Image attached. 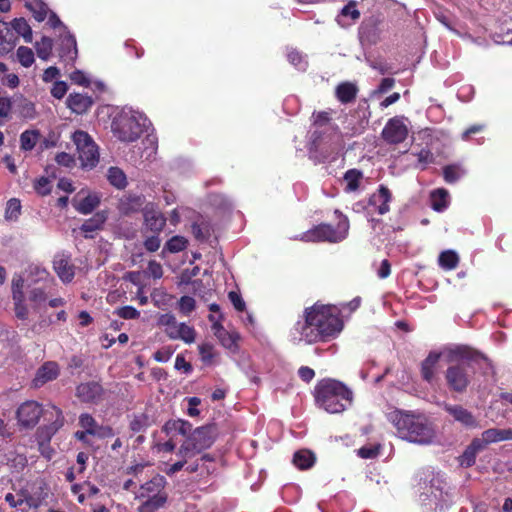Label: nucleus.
Instances as JSON below:
<instances>
[{"instance_id": "obj_46", "label": "nucleus", "mask_w": 512, "mask_h": 512, "mask_svg": "<svg viewBox=\"0 0 512 512\" xmlns=\"http://www.w3.org/2000/svg\"><path fill=\"white\" fill-rule=\"evenodd\" d=\"M16 56L19 63L26 68L30 67L35 61L33 50L27 46H20L17 49Z\"/></svg>"}, {"instance_id": "obj_41", "label": "nucleus", "mask_w": 512, "mask_h": 512, "mask_svg": "<svg viewBox=\"0 0 512 512\" xmlns=\"http://www.w3.org/2000/svg\"><path fill=\"white\" fill-rule=\"evenodd\" d=\"M107 177L109 183L117 189H124L127 185L126 175L118 167H110Z\"/></svg>"}, {"instance_id": "obj_7", "label": "nucleus", "mask_w": 512, "mask_h": 512, "mask_svg": "<svg viewBox=\"0 0 512 512\" xmlns=\"http://www.w3.org/2000/svg\"><path fill=\"white\" fill-rule=\"evenodd\" d=\"M140 116L132 113H121L112 122L114 135L122 142H134L143 133V125Z\"/></svg>"}, {"instance_id": "obj_5", "label": "nucleus", "mask_w": 512, "mask_h": 512, "mask_svg": "<svg viewBox=\"0 0 512 512\" xmlns=\"http://www.w3.org/2000/svg\"><path fill=\"white\" fill-rule=\"evenodd\" d=\"M334 214L338 220L336 227L327 223H321L304 232L301 240L305 242H330L338 243L343 241L349 232V220L340 210L336 209Z\"/></svg>"}, {"instance_id": "obj_32", "label": "nucleus", "mask_w": 512, "mask_h": 512, "mask_svg": "<svg viewBox=\"0 0 512 512\" xmlns=\"http://www.w3.org/2000/svg\"><path fill=\"white\" fill-rule=\"evenodd\" d=\"M487 444L496 443L505 440H512V429L490 428L482 432Z\"/></svg>"}, {"instance_id": "obj_49", "label": "nucleus", "mask_w": 512, "mask_h": 512, "mask_svg": "<svg viewBox=\"0 0 512 512\" xmlns=\"http://www.w3.org/2000/svg\"><path fill=\"white\" fill-rule=\"evenodd\" d=\"M21 213V203L17 198H11L6 205L5 217L7 219H17Z\"/></svg>"}, {"instance_id": "obj_34", "label": "nucleus", "mask_w": 512, "mask_h": 512, "mask_svg": "<svg viewBox=\"0 0 512 512\" xmlns=\"http://www.w3.org/2000/svg\"><path fill=\"white\" fill-rule=\"evenodd\" d=\"M11 29L19 37L22 36L26 43L32 42V30L24 18H15L11 22Z\"/></svg>"}, {"instance_id": "obj_28", "label": "nucleus", "mask_w": 512, "mask_h": 512, "mask_svg": "<svg viewBox=\"0 0 512 512\" xmlns=\"http://www.w3.org/2000/svg\"><path fill=\"white\" fill-rule=\"evenodd\" d=\"M162 431L167 436L180 434L186 438V436L192 431V424L183 419H170L165 422L162 427Z\"/></svg>"}, {"instance_id": "obj_50", "label": "nucleus", "mask_w": 512, "mask_h": 512, "mask_svg": "<svg viewBox=\"0 0 512 512\" xmlns=\"http://www.w3.org/2000/svg\"><path fill=\"white\" fill-rule=\"evenodd\" d=\"M33 187H34L35 191L41 196H46V195L50 194V192H51V182L45 176L37 178L34 181Z\"/></svg>"}, {"instance_id": "obj_52", "label": "nucleus", "mask_w": 512, "mask_h": 512, "mask_svg": "<svg viewBox=\"0 0 512 512\" xmlns=\"http://www.w3.org/2000/svg\"><path fill=\"white\" fill-rule=\"evenodd\" d=\"M114 313L126 320L137 319L140 316V312L136 308L128 305L118 308Z\"/></svg>"}, {"instance_id": "obj_19", "label": "nucleus", "mask_w": 512, "mask_h": 512, "mask_svg": "<svg viewBox=\"0 0 512 512\" xmlns=\"http://www.w3.org/2000/svg\"><path fill=\"white\" fill-rule=\"evenodd\" d=\"M53 268L63 282L69 283L75 276V266L71 262V256L68 254H56L53 260Z\"/></svg>"}, {"instance_id": "obj_12", "label": "nucleus", "mask_w": 512, "mask_h": 512, "mask_svg": "<svg viewBox=\"0 0 512 512\" xmlns=\"http://www.w3.org/2000/svg\"><path fill=\"white\" fill-rule=\"evenodd\" d=\"M222 319V315H220L219 318H216L213 314L208 316V320L212 323V331L216 338L219 340L220 344L224 348L232 352H236L239 348L238 342L241 339L240 334L235 330H226L221 324Z\"/></svg>"}, {"instance_id": "obj_39", "label": "nucleus", "mask_w": 512, "mask_h": 512, "mask_svg": "<svg viewBox=\"0 0 512 512\" xmlns=\"http://www.w3.org/2000/svg\"><path fill=\"white\" fill-rule=\"evenodd\" d=\"M363 177V173L358 169H349L344 174V180L346 182L345 191L353 192L356 191L360 186V180Z\"/></svg>"}, {"instance_id": "obj_26", "label": "nucleus", "mask_w": 512, "mask_h": 512, "mask_svg": "<svg viewBox=\"0 0 512 512\" xmlns=\"http://www.w3.org/2000/svg\"><path fill=\"white\" fill-rule=\"evenodd\" d=\"M67 106L76 114L86 113L93 105V99L87 94L72 93L67 98Z\"/></svg>"}, {"instance_id": "obj_61", "label": "nucleus", "mask_w": 512, "mask_h": 512, "mask_svg": "<svg viewBox=\"0 0 512 512\" xmlns=\"http://www.w3.org/2000/svg\"><path fill=\"white\" fill-rule=\"evenodd\" d=\"M68 86L64 81H56L51 89V94L57 99H61L67 93Z\"/></svg>"}, {"instance_id": "obj_2", "label": "nucleus", "mask_w": 512, "mask_h": 512, "mask_svg": "<svg viewBox=\"0 0 512 512\" xmlns=\"http://www.w3.org/2000/svg\"><path fill=\"white\" fill-rule=\"evenodd\" d=\"M488 361L480 352L468 347L457 346L450 351L449 365L444 373L448 390L452 393L464 394L470 386L475 369L473 364Z\"/></svg>"}, {"instance_id": "obj_38", "label": "nucleus", "mask_w": 512, "mask_h": 512, "mask_svg": "<svg viewBox=\"0 0 512 512\" xmlns=\"http://www.w3.org/2000/svg\"><path fill=\"white\" fill-rule=\"evenodd\" d=\"M37 56L44 61H47L53 50V40L48 36H42L40 41L35 43Z\"/></svg>"}, {"instance_id": "obj_15", "label": "nucleus", "mask_w": 512, "mask_h": 512, "mask_svg": "<svg viewBox=\"0 0 512 512\" xmlns=\"http://www.w3.org/2000/svg\"><path fill=\"white\" fill-rule=\"evenodd\" d=\"M144 226L154 234H159L166 225V217L154 203H147L143 210Z\"/></svg>"}, {"instance_id": "obj_60", "label": "nucleus", "mask_w": 512, "mask_h": 512, "mask_svg": "<svg viewBox=\"0 0 512 512\" xmlns=\"http://www.w3.org/2000/svg\"><path fill=\"white\" fill-rule=\"evenodd\" d=\"M228 297L238 312H243L246 309V304L240 294L235 291H230Z\"/></svg>"}, {"instance_id": "obj_55", "label": "nucleus", "mask_w": 512, "mask_h": 512, "mask_svg": "<svg viewBox=\"0 0 512 512\" xmlns=\"http://www.w3.org/2000/svg\"><path fill=\"white\" fill-rule=\"evenodd\" d=\"M380 452V445L363 446L358 449L357 454L363 459H373L378 456Z\"/></svg>"}, {"instance_id": "obj_29", "label": "nucleus", "mask_w": 512, "mask_h": 512, "mask_svg": "<svg viewBox=\"0 0 512 512\" xmlns=\"http://www.w3.org/2000/svg\"><path fill=\"white\" fill-rule=\"evenodd\" d=\"M358 93V87L351 82H342L335 89V96L342 104L352 103Z\"/></svg>"}, {"instance_id": "obj_9", "label": "nucleus", "mask_w": 512, "mask_h": 512, "mask_svg": "<svg viewBox=\"0 0 512 512\" xmlns=\"http://www.w3.org/2000/svg\"><path fill=\"white\" fill-rule=\"evenodd\" d=\"M167 484L168 482L163 475L156 474L150 480L140 485L136 498L166 505L168 501Z\"/></svg>"}, {"instance_id": "obj_14", "label": "nucleus", "mask_w": 512, "mask_h": 512, "mask_svg": "<svg viewBox=\"0 0 512 512\" xmlns=\"http://www.w3.org/2000/svg\"><path fill=\"white\" fill-rule=\"evenodd\" d=\"M56 55L60 62L72 66L77 58L78 50L74 35L69 32L61 35L56 46Z\"/></svg>"}, {"instance_id": "obj_27", "label": "nucleus", "mask_w": 512, "mask_h": 512, "mask_svg": "<svg viewBox=\"0 0 512 512\" xmlns=\"http://www.w3.org/2000/svg\"><path fill=\"white\" fill-rule=\"evenodd\" d=\"M27 462L26 455L16 450H9L0 455V463L16 472L22 471L27 466Z\"/></svg>"}, {"instance_id": "obj_31", "label": "nucleus", "mask_w": 512, "mask_h": 512, "mask_svg": "<svg viewBox=\"0 0 512 512\" xmlns=\"http://www.w3.org/2000/svg\"><path fill=\"white\" fill-rule=\"evenodd\" d=\"M431 207L436 212H443L449 205V193L444 188H438L430 193Z\"/></svg>"}, {"instance_id": "obj_40", "label": "nucleus", "mask_w": 512, "mask_h": 512, "mask_svg": "<svg viewBox=\"0 0 512 512\" xmlns=\"http://www.w3.org/2000/svg\"><path fill=\"white\" fill-rule=\"evenodd\" d=\"M439 265L445 270H453L459 264L458 254L453 250H446L440 253Z\"/></svg>"}, {"instance_id": "obj_53", "label": "nucleus", "mask_w": 512, "mask_h": 512, "mask_svg": "<svg viewBox=\"0 0 512 512\" xmlns=\"http://www.w3.org/2000/svg\"><path fill=\"white\" fill-rule=\"evenodd\" d=\"M29 300L34 304V308H39L46 300L47 295L41 288H34L30 291Z\"/></svg>"}, {"instance_id": "obj_3", "label": "nucleus", "mask_w": 512, "mask_h": 512, "mask_svg": "<svg viewBox=\"0 0 512 512\" xmlns=\"http://www.w3.org/2000/svg\"><path fill=\"white\" fill-rule=\"evenodd\" d=\"M387 418L396 428L398 436L408 442L428 445L436 436L433 423L422 413L396 409Z\"/></svg>"}, {"instance_id": "obj_22", "label": "nucleus", "mask_w": 512, "mask_h": 512, "mask_svg": "<svg viewBox=\"0 0 512 512\" xmlns=\"http://www.w3.org/2000/svg\"><path fill=\"white\" fill-rule=\"evenodd\" d=\"M391 199L392 194L390 190L386 186L380 185L377 192L370 196L369 205L375 207L378 214L384 215L390 210L389 203Z\"/></svg>"}, {"instance_id": "obj_63", "label": "nucleus", "mask_w": 512, "mask_h": 512, "mask_svg": "<svg viewBox=\"0 0 512 512\" xmlns=\"http://www.w3.org/2000/svg\"><path fill=\"white\" fill-rule=\"evenodd\" d=\"M159 234L147 237L144 241V247L148 252H155L160 248L161 240L158 237Z\"/></svg>"}, {"instance_id": "obj_33", "label": "nucleus", "mask_w": 512, "mask_h": 512, "mask_svg": "<svg viewBox=\"0 0 512 512\" xmlns=\"http://www.w3.org/2000/svg\"><path fill=\"white\" fill-rule=\"evenodd\" d=\"M17 496H21L23 497V500L25 502V505L29 508V509H34V510H38L41 505L43 504V501L45 500L46 498V494L43 495L42 493H39V494H32L28 489L26 488H21L18 492H17Z\"/></svg>"}, {"instance_id": "obj_51", "label": "nucleus", "mask_w": 512, "mask_h": 512, "mask_svg": "<svg viewBox=\"0 0 512 512\" xmlns=\"http://www.w3.org/2000/svg\"><path fill=\"white\" fill-rule=\"evenodd\" d=\"M199 354L203 363L209 365L215 357L214 347L209 343H203L199 346Z\"/></svg>"}, {"instance_id": "obj_42", "label": "nucleus", "mask_w": 512, "mask_h": 512, "mask_svg": "<svg viewBox=\"0 0 512 512\" xmlns=\"http://www.w3.org/2000/svg\"><path fill=\"white\" fill-rule=\"evenodd\" d=\"M188 246V240L184 236L176 235L171 237L164 246V251L170 253H179L184 251Z\"/></svg>"}, {"instance_id": "obj_54", "label": "nucleus", "mask_w": 512, "mask_h": 512, "mask_svg": "<svg viewBox=\"0 0 512 512\" xmlns=\"http://www.w3.org/2000/svg\"><path fill=\"white\" fill-rule=\"evenodd\" d=\"M179 309L184 315H189L195 310V300L190 296H182L179 300Z\"/></svg>"}, {"instance_id": "obj_23", "label": "nucleus", "mask_w": 512, "mask_h": 512, "mask_svg": "<svg viewBox=\"0 0 512 512\" xmlns=\"http://www.w3.org/2000/svg\"><path fill=\"white\" fill-rule=\"evenodd\" d=\"M440 358V352L430 351L427 357L421 362L420 374L425 382L431 384L434 381Z\"/></svg>"}, {"instance_id": "obj_56", "label": "nucleus", "mask_w": 512, "mask_h": 512, "mask_svg": "<svg viewBox=\"0 0 512 512\" xmlns=\"http://www.w3.org/2000/svg\"><path fill=\"white\" fill-rule=\"evenodd\" d=\"M356 2L350 1L347 5H345L341 10V15L344 17H350L352 20H357L360 18V12L356 8Z\"/></svg>"}, {"instance_id": "obj_8", "label": "nucleus", "mask_w": 512, "mask_h": 512, "mask_svg": "<svg viewBox=\"0 0 512 512\" xmlns=\"http://www.w3.org/2000/svg\"><path fill=\"white\" fill-rule=\"evenodd\" d=\"M73 140L77 148L78 158L83 168H94L99 162V152L97 145L87 132L76 131Z\"/></svg>"}, {"instance_id": "obj_62", "label": "nucleus", "mask_w": 512, "mask_h": 512, "mask_svg": "<svg viewBox=\"0 0 512 512\" xmlns=\"http://www.w3.org/2000/svg\"><path fill=\"white\" fill-rule=\"evenodd\" d=\"M23 285H24V280L21 277L13 279V281H12L13 299H18V300L24 299V294L22 291Z\"/></svg>"}, {"instance_id": "obj_59", "label": "nucleus", "mask_w": 512, "mask_h": 512, "mask_svg": "<svg viewBox=\"0 0 512 512\" xmlns=\"http://www.w3.org/2000/svg\"><path fill=\"white\" fill-rule=\"evenodd\" d=\"M175 369L189 374L192 372L193 367L182 354H178L175 359Z\"/></svg>"}, {"instance_id": "obj_10", "label": "nucleus", "mask_w": 512, "mask_h": 512, "mask_svg": "<svg viewBox=\"0 0 512 512\" xmlns=\"http://www.w3.org/2000/svg\"><path fill=\"white\" fill-rule=\"evenodd\" d=\"M52 408L55 411L56 420L50 425L39 427L36 432L39 451L41 455L47 459H51L53 453V450L49 445L50 439L64 424L62 410L56 406H53Z\"/></svg>"}, {"instance_id": "obj_25", "label": "nucleus", "mask_w": 512, "mask_h": 512, "mask_svg": "<svg viewBox=\"0 0 512 512\" xmlns=\"http://www.w3.org/2000/svg\"><path fill=\"white\" fill-rule=\"evenodd\" d=\"M18 41V36L8 23L0 21V56L11 52Z\"/></svg>"}, {"instance_id": "obj_43", "label": "nucleus", "mask_w": 512, "mask_h": 512, "mask_svg": "<svg viewBox=\"0 0 512 512\" xmlns=\"http://www.w3.org/2000/svg\"><path fill=\"white\" fill-rule=\"evenodd\" d=\"M151 425L149 416L145 413L134 415L129 423V428L133 433L144 432Z\"/></svg>"}, {"instance_id": "obj_1", "label": "nucleus", "mask_w": 512, "mask_h": 512, "mask_svg": "<svg viewBox=\"0 0 512 512\" xmlns=\"http://www.w3.org/2000/svg\"><path fill=\"white\" fill-rule=\"evenodd\" d=\"M343 328L338 309L333 305L315 303L304 310L303 320L292 328V335L298 341L308 344L334 338Z\"/></svg>"}, {"instance_id": "obj_48", "label": "nucleus", "mask_w": 512, "mask_h": 512, "mask_svg": "<svg viewBox=\"0 0 512 512\" xmlns=\"http://www.w3.org/2000/svg\"><path fill=\"white\" fill-rule=\"evenodd\" d=\"M79 425L84 429L86 430L89 435H93L98 424L95 420V418L89 414V413H82L80 416H79Z\"/></svg>"}, {"instance_id": "obj_57", "label": "nucleus", "mask_w": 512, "mask_h": 512, "mask_svg": "<svg viewBox=\"0 0 512 512\" xmlns=\"http://www.w3.org/2000/svg\"><path fill=\"white\" fill-rule=\"evenodd\" d=\"M141 501V504L137 508V512H157L159 509L165 506L164 504H159L154 501Z\"/></svg>"}, {"instance_id": "obj_47", "label": "nucleus", "mask_w": 512, "mask_h": 512, "mask_svg": "<svg viewBox=\"0 0 512 512\" xmlns=\"http://www.w3.org/2000/svg\"><path fill=\"white\" fill-rule=\"evenodd\" d=\"M332 110L330 111H314L312 114V124L314 127L322 128L330 124L332 117Z\"/></svg>"}, {"instance_id": "obj_35", "label": "nucleus", "mask_w": 512, "mask_h": 512, "mask_svg": "<svg viewBox=\"0 0 512 512\" xmlns=\"http://www.w3.org/2000/svg\"><path fill=\"white\" fill-rule=\"evenodd\" d=\"M41 134L38 130H25L20 135V149L22 151H31L39 141Z\"/></svg>"}, {"instance_id": "obj_21", "label": "nucleus", "mask_w": 512, "mask_h": 512, "mask_svg": "<svg viewBox=\"0 0 512 512\" xmlns=\"http://www.w3.org/2000/svg\"><path fill=\"white\" fill-rule=\"evenodd\" d=\"M59 365L54 361H48L42 364L33 379V386L35 388H39L50 382L55 380L59 375Z\"/></svg>"}, {"instance_id": "obj_13", "label": "nucleus", "mask_w": 512, "mask_h": 512, "mask_svg": "<svg viewBox=\"0 0 512 512\" xmlns=\"http://www.w3.org/2000/svg\"><path fill=\"white\" fill-rule=\"evenodd\" d=\"M408 127L399 117L390 118L384 126L381 137L391 145H397L404 142L408 136Z\"/></svg>"}, {"instance_id": "obj_18", "label": "nucleus", "mask_w": 512, "mask_h": 512, "mask_svg": "<svg viewBox=\"0 0 512 512\" xmlns=\"http://www.w3.org/2000/svg\"><path fill=\"white\" fill-rule=\"evenodd\" d=\"M104 389L96 381L80 383L76 387V396L84 403H97L101 400Z\"/></svg>"}, {"instance_id": "obj_4", "label": "nucleus", "mask_w": 512, "mask_h": 512, "mask_svg": "<svg viewBox=\"0 0 512 512\" xmlns=\"http://www.w3.org/2000/svg\"><path fill=\"white\" fill-rule=\"evenodd\" d=\"M315 400L328 413H341L352 404L353 393L338 380L323 379L315 387Z\"/></svg>"}, {"instance_id": "obj_11", "label": "nucleus", "mask_w": 512, "mask_h": 512, "mask_svg": "<svg viewBox=\"0 0 512 512\" xmlns=\"http://www.w3.org/2000/svg\"><path fill=\"white\" fill-rule=\"evenodd\" d=\"M42 415V405L34 400L23 402L16 410V419L22 429L34 428Z\"/></svg>"}, {"instance_id": "obj_37", "label": "nucleus", "mask_w": 512, "mask_h": 512, "mask_svg": "<svg viewBox=\"0 0 512 512\" xmlns=\"http://www.w3.org/2000/svg\"><path fill=\"white\" fill-rule=\"evenodd\" d=\"M25 6L29 9L30 12H32L33 17L38 22L44 21L49 12L47 4L41 0L26 2Z\"/></svg>"}, {"instance_id": "obj_17", "label": "nucleus", "mask_w": 512, "mask_h": 512, "mask_svg": "<svg viewBox=\"0 0 512 512\" xmlns=\"http://www.w3.org/2000/svg\"><path fill=\"white\" fill-rule=\"evenodd\" d=\"M443 409L453 418L454 421L460 423L466 428H475L478 425V422L472 412L464 408L462 405L444 403Z\"/></svg>"}, {"instance_id": "obj_24", "label": "nucleus", "mask_w": 512, "mask_h": 512, "mask_svg": "<svg viewBox=\"0 0 512 512\" xmlns=\"http://www.w3.org/2000/svg\"><path fill=\"white\" fill-rule=\"evenodd\" d=\"M107 219V210L98 211L91 218L86 219L80 227L84 237L93 238V233L102 230Z\"/></svg>"}, {"instance_id": "obj_44", "label": "nucleus", "mask_w": 512, "mask_h": 512, "mask_svg": "<svg viewBox=\"0 0 512 512\" xmlns=\"http://www.w3.org/2000/svg\"><path fill=\"white\" fill-rule=\"evenodd\" d=\"M191 231L195 239L199 241H206L211 236V226L208 222L202 221L200 223H193Z\"/></svg>"}, {"instance_id": "obj_6", "label": "nucleus", "mask_w": 512, "mask_h": 512, "mask_svg": "<svg viewBox=\"0 0 512 512\" xmlns=\"http://www.w3.org/2000/svg\"><path fill=\"white\" fill-rule=\"evenodd\" d=\"M218 429L215 424H208L191 431L177 451L179 457H194L210 448L216 441Z\"/></svg>"}, {"instance_id": "obj_36", "label": "nucleus", "mask_w": 512, "mask_h": 512, "mask_svg": "<svg viewBox=\"0 0 512 512\" xmlns=\"http://www.w3.org/2000/svg\"><path fill=\"white\" fill-rule=\"evenodd\" d=\"M465 169L458 163L449 164L443 167V178L445 182L453 184L465 175Z\"/></svg>"}, {"instance_id": "obj_45", "label": "nucleus", "mask_w": 512, "mask_h": 512, "mask_svg": "<svg viewBox=\"0 0 512 512\" xmlns=\"http://www.w3.org/2000/svg\"><path fill=\"white\" fill-rule=\"evenodd\" d=\"M175 340H182L187 344H191L195 341L196 332L195 329L191 326H188L185 323H180L178 327V332L175 334Z\"/></svg>"}, {"instance_id": "obj_58", "label": "nucleus", "mask_w": 512, "mask_h": 512, "mask_svg": "<svg viewBox=\"0 0 512 512\" xmlns=\"http://www.w3.org/2000/svg\"><path fill=\"white\" fill-rule=\"evenodd\" d=\"M477 454L468 446L461 455V465L470 467L475 464Z\"/></svg>"}, {"instance_id": "obj_30", "label": "nucleus", "mask_w": 512, "mask_h": 512, "mask_svg": "<svg viewBox=\"0 0 512 512\" xmlns=\"http://www.w3.org/2000/svg\"><path fill=\"white\" fill-rule=\"evenodd\" d=\"M316 461L314 453L308 449L296 451L293 456V464L300 470L310 469Z\"/></svg>"}, {"instance_id": "obj_64", "label": "nucleus", "mask_w": 512, "mask_h": 512, "mask_svg": "<svg viewBox=\"0 0 512 512\" xmlns=\"http://www.w3.org/2000/svg\"><path fill=\"white\" fill-rule=\"evenodd\" d=\"M13 300H14V304H15L14 310H15L16 317L21 320H26L28 318V309L23 303L24 299H20V300L13 299Z\"/></svg>"}, {"instance_id": "obj_16", "label": "nucleus", "mask_w": 512, "mask_h": 512, "mask_svg": "<svg viewBox=\"0 0 512 512\" xmlns=\"http://www.w3.org/2000/svg\"><path fill=\"white\" fill-rule=\"evenodd\" d=\"M145 205L146 198L144 195L127 193L120 198L117 208L121 215L131 216L143 212Z\"/></svg>"}, {"instance_id": "obj_20", "label": "nucleus", "mask_w": 512, "mask_h": 512, "mask_svg": "<svg viewBox=\"0 0 512 512\" xmlns=\"http://www.w3.org/2000/svg\"><path fill=\"white\" fill-rule=\"evenodd\" d=\"M81 193L79 192L73 197L72 205L80 214H90L99 206L100 197L97 193H89L82 197Z\"/></svg>"}]
</instances>
